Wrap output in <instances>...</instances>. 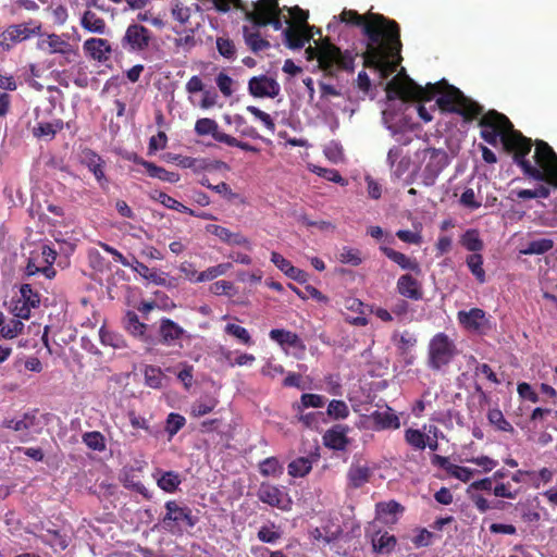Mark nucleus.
<instances>
[{
  "label": "nucleus",
  "mask_w": 557,
  "mask_h": 557,
  "mask_svg": "<svg viewBox=\"0 0 557 557\" xmlns=\"http://www.w3.org/2000/svg\"><path fill=\"white\" fill-rule=\"evenodd\" d=\"M397 290L401 296L412 300H420L423 297L420 283L410 274H404L398 278Z\"/></svg>",
  "instance_id": "18"
},
{
  "label": "nucleus",
  "mask_w": 557,
  "mask_h": 557,
  "mask_svg": "<svg viewBox=\"0 0 557 557\" xmlns=\"http://www.w3.org/2000/svg\"><path fill=\"white\" fill-rule=\"evenodd\" d=\"M154 199L158 200L160 203H162L165 208H169V209L182 212V213L195 214V211L193 209L186 207L185 205L181 203L180 201H177L176 199H174L173 197L169 196L168 194H165L163 191H159L158 196Z\"/></svg>",
  "instance_id": "40"
},
{
  "label": "nucleus",
  "mask_w": 557,
  "mask_h": 557,
  "mask_svg": "<svg viewBox=\"0 0 557 557\" xmlns=\"http://www.w3.org/2000/svg\"><path fill=\"white\" fill-rule=\"evenodd\" d=\"M21 297L13 307V313L20 319H29L30 309L39 307L40 295L34 290L30 284H22L20 288Z\"/></svg>",
  "instance_id": "10"
},
{
  "label": "nucleus",
  "mask_w": 557,
  "mask_h": 557,
  "mask_svg": "<svg viewBox=\"0 0 557 557\" xmlns=\"http://www.w3.org/2000/svg\"><path fill=\"white\" fill-rule=\"evenodd\" d=\"M222 139H223V144H225L230 147H236L244 151H249V152H253V153H258L260 151L259 148H257L246 141L238 140L237 138H235L231 135L223 136Z\"/></svg>",
  "instance_id": "61"
},
{
  "label": "nucleus",
  "mask_w": 557,
  "mask_h": 557,
  "mask_svg": "<svg viewBox=\"0 0 557 557\" xmlns=\"http://www.w3.org/2000/svg\"><path fill=\"white\" fill-rule=\"evenodd\" d=\"M40 29V24L34 21L10 25L0 34V47L4 51H10L17 44L38 35Z\"/></svg>",
  "instance_id": "6"
},
{
  "label": "nucleus",
  "mask_w": 557,
  "mask_h": 557,
  "mask_svg": "<svg viewBox=\"0 0 557 557\" xmlns=\"http://www.w3.org/2000/svg\"><path fill=\"white\" fill-rule=\"evenodd\" d=\"M460 244L473 253H478L484 248V243L480 237L479 231L475 228L467 230L460 237Z\"/></svg>",
  "instance_id": "32"
},
{
  "label": "nucleus",
  "mask_w": 557,
  "mask_h": 557,
  "mask_svg": "<svg viewBox=\"0 0 557 557\" xmlns=\"http://www.w3.org/2000/svg\"><path fill=\"white\" fill-rule=\"evenodd\" d=\"M216 49L222 57L228 60H233L236 55V47L230 38L218 37Z\"/></svg>",
  "instance_id": "51"
},
{
  "label": "nucleus",
  "mask_w": 557,
  "mask_h": 557,
  "mask_svg": "<svg viewBox=\"0 0 557 557\" xmlns=\"http://www.w3.org/2000/svg\"><path fill=\"white\" fill-rule=\"evenodd\" d=\"M38 47L41 50L47 51L49 54H69L72 52V44L64 40L58 34H49L46 38L38 42Z\"/></svg>",
  "instance_id": "17"
},
{
  "label": "nucleus",
  "mask_w": 557,
  "mask_h": 557,
  "mask_svg": "<svg viewBox=\"0 0 557 557\" xmlns=\"http://www.w3.org/2000/svg\"><path fill=\"white\" fill-rule=\"evenodd\" d=\"M174 20L185 25L189 22L191 16L190 8L184 5L181 1H175L171 10Z\"/></svg>",
  "instance_id": "50"
},
{
  "label": "nucleus",
  "mask_w": 557,
  "mask_h": 557,
  "mask_svg": "<svg viewBox=\"0 0 557 557\" xmlns=\"http://www.w3.org/2000/svg\"><path fill=\"white\" fill-rule=\"evenodd\" d=\"M275 13H281L278 0H258L253 3V10L247 11L245 16L259 28L258 21L267 20Z\"/></svg>",
  "instance_id": "14"
},
{
  "label": "nucleus",
  "mask_w": 557,
  "mask_h": 557,
  "mask_svg": "<svg viewBox=\"0 0 557 557\" xmlns=\"http://www.w3.org/2000/svg\"><path fill=\"white\" fill-rule=\"evenodd\" d=\"M487 419L490 423L496 426L499 431L509 433L515 431L513 426L505 419L499 409H491L487 413Z\"/></svg>",
  "instance_id": "42"
},
{
  "label": "nucleus",
  "mask_w": 557,
  "mask_h": 557,
  "mask_svg": "<svg viewBox=\"0 0 557 557\" xmlns=\"http://www.w3.org/2000/svg\"><path fill=\"white\" fill-rule=\"evenodd\" d=\"M346 432L347 429L342 425L333 426L323 435L324 445L334 450H345L349 443Z\"/></svg>",
  "instance_id": "19"
},
{
  "label": "nucleus",
  "mask_w": 557,
  "mask_h": 557,
  "mask_svg": "<svg viewBox=\"0 0 557 557\" xmlns=\"http://www.w3.org/2000/svg\"><path fill=\"white\" fill-rule=\"evenodd\" d=\"M247 111L251 113L256 119L260 120L267 129L271 133L275 132V123L271 115L255 106H248Z\"/></svg>",
  "instance_id": "57"
},
{
  "label": "nucleus",
  "mask_w": 557,
  "mask_h": 557,
  "mask_svg": "<svg viewBox=\"0 0 557 557\" xmlns=\"http://www.w3.org/2000/svg\"><path fill=\"white\" fill-rule=\"evenodd\" d=\"M554 247V240L550 238H540L528 243L525 248L521 249L523 255H543Z\"/></svg>",
  "instance_id": "36"
},
{
  "label": "nucleus",
  "mask_w": 557,
  "mask_h": 557,
  "mask_svg": "<svg viewBox=\"0 0 557 557\" xmlns=\"http://www.w3.org/2000/svg\"><path fill=\"white\" fill-rule=\"evenodd\" d=\"M163 374L160 369L147 367L145 370L146 385L151 388H160L162 385Z\"/></svg>",
  "instance_id": "55"
},
{
  "label": "nucleus",
  "mask_w": 557,
  "mask_h": 557,
  "mask_svg": "<svg viewBox=\"0 0 557 557\" xmlns=\"http://www.w3.org/2000/svg\"><path fill=\"white\" fill-rule=\"evenodd\" d=\"M2 426L7 429H12L15 432L21 433L20 441L25 443L30 440L29 430L26 428L25 423L21 419H4L2 421Z\"/></svg>",
  "instance_id": "46"
},
{
  "label": "nucleus",
  "mask_w": 557,
  "mask_h": 557,
  "mask_svg": "<svg viewBox=\"0 0 557 557\" xmlns=\"http://www.w3.org/2000/svg\"><path fill=\"white\" fill-rule=\"evenodd\" d=\"M128 160L141 165L146 169L147 174L152 178H158L162 182L168 183H177L181 178L180 174L176 172L168 171L166 169L154 164L153 162L147 161L138 154L134 153L128 157Z\"/></svg>",
  "instance_id": "13"
},
{
  "label": "nucleus",
  "mask_w": 557,
  "mask_h": 557,
  "mask_svg": "<svg viewBox=\"0 0 557 557\" xmlns=\"http://www.w3.org/2000/svg\"><path fill=\"white\" fill-rule=\"evenodd\" d=\"M24 324L20 318L15 317L10 319L8 323H3L0 333L5 338H13L23 330Z\"/></svg>",
  "instance_id": "47"
},
{
  "label": "nucleus",
  "mask_w": 557,
  "mask_h": 557,
  "mask_svg": "<svg viewBox=\"0 0 557 557\" xmlns=\"http://www.w3.org/2000/svg\"><path fill=\"white\" fill-rule=\"evenodd\" d=\"M517 195L520 199L548 198L550 189L545 185H541L535 189H521Z\"/></svg>",
  "instance_id": "58"
},
{
  "label": "nucleus",
  "mask_w": 557,
  "mask_h": 557,
  "mask_svg": "<svg viewBox=\"0 0 557 557\" xmlns=\"http://www.w3.org/2000/svg\"><path fill=\"white\" fill-rule=\"evenodd\" d=\"M376 518L380 519L382 516L391 515L396 516L404 511V507L396 500L381 502L375 505Z\"/></svg>",
  "instance_id": "43"
},
{
  "label": "nucleus",
  "mask_w": 557,
  "mask_h": 557,
  "mask_svg": "<svg viewBox=\"0 0 557 557\" xmlns=\"http://www.w3.org/2000/svg\"><path fill=\"white\" fill-rule=\"evenodd\" d=\"M165 515L161 518V523L164 530L172 534H182L184 523L188 528H194L198 518L193 515V511L187 506H180L176 500H168L164 504Z\"/></svg>",
  "instance_id": "4"
},
{
  "label": "nucleus",
  "mask_w": 557,
  "mask_h": 557,
  "mask_svg": "<svg viewBox=\"0 0 557 557\" xmlns=\"http://www.w3.org/2000/svg\"><path fill=\"white\" fill-rule=\"evenodd\" d=\"M355 54L334 45L329 37L320 40L318 67L325 76L335 77L339 71L354 72Z\"/></svg>",
  "instance_id": "3"
},
{
  "label": "nucleus",
  "mask_w": 557,
  "mask_h": 557,
  "mask_svg": "<svg viewBox=\"0 0 557 557\" xmlns=\"http://www.w3.org/2000/svg\"><path fill=\"white\" fill-rule=\"evenodd\" d=\"M218 400L214 398L200 399L191 405L190 413L195 418L206 416L214 410Z\"/></svg>",
  "instance_id": "41"
},
{
  "label": "nucleus",
  "mask_w": 557,
  "mask_h": 557,
  "mask_svg": "<svg viewBox=\"0 0 557 557\" xmlns=\"http://www.w3.org/2000/svg\"><path fill=\"white\" fill-rule=\"evenodd\" d=\"M206 230L227 245L244 246L246 248H250L249 239L240 233H233L228 228L216 224H209L207 225Z\"/></svg>",
  "instance_id": "16"
},
{
  "label": "nucleus",
  "mask_w": 557,
  "mask_h": 557,
  "mask_svg": "<svg viewBox=\"0 0 557 557\" xmlns=\"http://www.w3.org/2000/svg\"><path fill=\"white\" fill-rule=\"evenodd\" d=\"M186 419L175 412H171L165 422V431L169 434L170 438L173 437L177 432L185 425Z\"/></svg>",
  "instance_id": "45"
},
{
  "label": "nucleus",
  "mask_w": 557,
  "mask_h": 557,
  "mask_svg": "<svg viewBox=\"0 0 557 557\" xmlns=\"http://www.w3.org/2000/svg\"><path fill=\"white\" fill-rule=\"evenodd\" d=\"M168 144V136L164 132L160 131L157 136H152L149 139L148 152L149 154L156 152L159 149H164Z\"/></svg>",
  "instance_id": "62"
},
{
  "label": "nucleus",
  "mask_w": 557,
  "mask_h": 557,
  "mask_svg": "<svg viewBox=\"0 0 557 557\" xmlns=\"http://www.w3.org/2000/svg\"><path fill=\"white\" fill-rule=\"evenodd\" d=\"M181 483V475L175 471H160L157 479V485L166 493H175Z\"/></svg>",
  "instance_id": "30"
},
{
  "label": "nucleus",
  "mask_w": 557,
  "mask_h": 557,
  "mask_svg": "<svg viewBox=\"0 0 557 557\" xmlns=\"http://www.w3.org/2000/svg\"><path fill=\"white\" fill-rule=\"evenodd\" d=\"M248 90L255 98H275L281 91V87L274 78L262 74L249 79Z\"/></svg>",
  "instance_id": "11"
},
{
  "label": "nucleus",
  "mask_w": 557,
  "mask_h": 557,
  "mask_svg": "<svg viewBox=\"0 0 557 557\" xmlns=\"http://www.w3.org/2000/svg\"><path fill=\"white\" fill-rule=\"evenodd\" d=\"M259 472L262 476L277 478L283 473V465L276 457H268L259 462Z\"/></svg>",
  "instance_id": "35"
},
{
  "label": "nucleus",
  "mask_w": 557,
  "mask_h": 557,
  "mask_svg": "<svg viewBox=\"0 0 557 557\" xmlns=\"http://www.w3.org/2000/svg\"><path fill=\"white\" fill-rule=\"evenodd\" d=\"M380 249L389 260L398 264L403 270L420 273L421 269L419 262L414 258H410L405 253L386 246H381Z\"/></svg>",
  "instance_id": "20"
},
{
  "label": "nucleus",
  "mask_w": 557,
  "mask_h": 557,
  "mask_svg": "<svg viewBox=\"0 0 557 557\" xmlns=\"http://www.w3.org/2000/svg\"><path fill=\"white\" fill-rule=\"evenodd\" d=\"M63 128V121L58 119L53 122L39 123L34 127L33 134L35 137H50L53 138L58 132Z\"/></svg>",
  "instance_id": "37"
},
{
  "label": "nucleus",
  "mask_w": 557,
  "mask_h": 557,
  "mask_svg": "<svg viewBox=\"0 0 557 557\" xmlns=\"http://www.w3.org/2000/svg\"><path fill=\"white\" fill-rule=\"evenodd\" d=\"M460 203L471 210H476L481 207V202L476 200L475 193L472 188H467L461 194Z\"/></svg>",
  "instance_id": "63"
},
{
  "label": "nucleus",
  "mask_w": 557,
  "mask_h": 557,
  "mask_svg": "<svg viewBox=\"0 0 557 557\" xmlns=\"http://www.w3.org/2000/svg\"><path fill=\"white\" fill-rule=\"evenodd\" d=\"M83 443L90 449L103 451L107 448L106 437L98 431L86 432L83 434Z\"/></svg>",
  "instance_id": "39"
},
{
  "label": "nucleus",
  "mask_w": 557,
  "mask_h": 557,
  "mask_svg": "<svg viewBox=\"0 0 557 557\" xmlns=\"http://www.w3.org/2000/svg\"><path fill=\"white\" fill-rule=\"evenodd\" d=\"M274 529H275L274 523H272L271 527H268V525L261 527L257 533L258 540L261 541L262 543H269V544L275 543L276 541H278L281 539L282 534H281V532L276 531Z\"/></svg>",
  "instance_id": "52"
},
{
  "label": "nucleus",
  "mask_w": 557,
  "mask_h": 557,
  "mask_svg": "<svg viewBox=\"0 0 557 557\" xmlns=\"http://www.w3.org/2000/svg\"><path fill=\"white\" fill-rule=\"evenodd\" d=\"M247 111L251 113L256 119L260 120L267 129L271 133L275 132V123L271 115L255 106H248Z\"/></svg>",
  "instance_id": "56"
},
{
  "label": "nucleus",
  "mask_w": 557,
  "mask_h": 557,
  "mask_svg": "<svg viewBox=\"0 0 557 557\" xmlns=\"http://www.w3.org/2000/svg\"><path fill=\"white\" fill-rule=\"evenodd\" d=\"M270 337L280 346L287 345L294 348H304L298 335L290 331L274 329L270 332Z\"/></svg>",
  "instance_id": "29"
},
{
  "label": "nucleus",
  "mask_w": 557,
  "mask_h": 557,
  "mask_svg": "<svg viewBox=\"0 0 557 557\" xmlns=\"http://www.w3.org/2000/svg\"><path fill=\"white\" fill-rule=\"evenodd\" d=\"M454 358V350H430L429 366L433 370H443Z\"/></svg>",
  "instance_id": "34"
},
{
  "label": "nucleus",
  "mask_w": 557,
  "mask_h": 557,
  "mask_svg": "<svg viewBox=\"0 0 557 557\" xmlns=\"http://www.w3.org/2000/svg\"><path fill=\"white\" fill-rule=\"evenodd\" d=\"M125 329L134 336H143L147 325L139 321L137 313L128 310L123 319Z\"/></svg>",
  "instance_id": "38"
},
{
  "label": "nucleus",
  "mask_w": 557,
  "mask_h": 557,
  "mask_svg": "<svg viewBox=\"0 0 557 557\" xmlns=\"http://www.w3.org/2000/svg\"><path fill=\"white\" fill-rule=\"evenodd\" d=\"M257 497L260 502L284 511H288L292 508V499L288 494L270 483L260 484Z\"/></svg>",
  "instance_id": "9"
},
{
  "label": "nucleus",
  "mask_w": 557,
  "mask_h": 557,
  "mask_svg": "<svg viewBox=\"0 0 557 557\" xmlns=\"http://www.w3.org/2000/svg\"><path fill=\"white\" fill-rule=\"evenodd\" d=\"M300 400L301 405L298 406V409L321 408L324 406V397L318 394H302Z\"/></svg>",
  "instance_id": "60"
},
{
  "label": "nucleus",
  "mask_w": 557,
  "mask_h": 557,
  "mask_svg": "<svg viewBox=\"0 0 557 557\" xmlns=\"http://www.w3.org/2000/svg\"><path fill=\"white\" fill-rule=\"evenodd\" d=\"M243 36L245 44L256 54L271 47L269 40L263 38L258 29L251 30L248 26H244Z\"/></svg>",
  "instance_id": "22"
},
{
  "label": "nucleus",
  "mask_w": 557,
  "mask_h": 557,
  "mask_svg": "<svg viewBox=\"0 0 557 557\" xmlns=\"http://www.w3.org/2000/svg\"><path fill=\"white\" fill-rule=\"evenodd\" d=\"M466 264L475 280L483 284L486 282V273L483 268V256L481 253H471L466 258Z\"/></svg>",
  "instance_id": "33"
},
{
  "label": "nucleus",
  "mask_w": 557,
  "mask_h": 557,
  "mask_svg": "<svg viewBox=\"0 0 557 557\" xmlns=\"http://www.w3.org/2000/svg\"><path fill=\"white\" fill-rule=\"evenodd\" d=\"M342 23L361 27L367 38L363 64L380 70L384 76L395 72L400 61L401 40L398 23L383 14L368 12L359 14L355 10L344 9L338 16Z\"/></svg>",
  "instance_id": "2"
},
{
  "label": "nucleus",
  "mask_w": 557,
  "mask_h": 557,
  "mask_svg": "<svg viewBox=\"0 0 557 557\" xmlns=\"http://www.w3.org/2000/svg\"><path fill=\"white\" fill-rule=\"evenodd\" d=\"M151 30L137 23L128 25L121 40L122 47L129 52H140L146 50L151 41Z\"/></svg>",
  "instance_id": "8"
},
{
  "label": "nucleus",
  "mask_w": 557,
  "mask_h": 557,
  "mask_svg": "<svg viewBox=\"0 0 557 557\" xmlns=\"http://www.w3.org/2000/svg\"><path fill=\"white\" fill-rule=\"evenodd\" d=\"M81 163L94 174L102 188L108 185L109 181L104 173L106 161L100 154L90 148H85L81 154Z\"/></svg>",
  "instance_id": "12"
},
{
  "label": "nucleus",
  "mask_w": 557,
  "mask_h": 557,
  "mask_svg": "<svg viewBox=\"0 0 557 557\" xmlns=\"http://www.w3.org/2000/svg\"><path fill=\"white\" fill-rule=\"evenodd\" d=\"M216 85L220 91L225 96L230 97L233 94L232 85L233 79L225 73H220L216 76Z\"/></svg>",
  "instance_id": "64"
},
{
  "label": "nucleus",
  "mask_w": 557,
  "mask_h": 557,
  "mask_svg": "<svg viewBox=\"0 0 557 557\" xmlns=\"http://www.w3.org/2000/svg\"><path fill=\"white\" fill-rule=\"evenodd\" d=\"M283 35L285 45L293 50L301 49L308 42V37L304 36V32L292 24L283 30Z\"/></svg>",
  "instance_id": "26"
},
{
  "label": "nucleus",
  "mask_w": 557,
  "mask_h": 557,
  "mask_svg": "<svg viewBox=\"0 0 557 557\" xmlns=\"http://www.w3.org/2000/svg\"><path fill=\"white\" fill-rule=\"evenodd\" d=\"M81 25L84 29L100 35L104 34L107 28L106 21L90 10L83 13Z\"/></svg>",
  "instance_id": "24"
},
{
  "label": "nucleus",
  "mask_w": 557,
  "mask_h": 557,
  "mask_svg": "<svg viewBox=\"0 0 557 557\" xmlns=\"http://www.w3.org/2000/svg\"><path fill=\"white\" fill-rule=\"evenodd\" d=\"M195 132L198 136L211 135L216 141L223 143L222 137L228 134L219 129V124L209 117H202L196 121Z\"/></svg>",
  "instance_id": "23"
},
{
  "label": "nucleus",
  "mask_w": 557,
  "mask_h": 557,
  "mask_svg": "<svg viewBox=\"0 0 557 557\" xmlns=\"http://www.w3.org/2000/svg\"><path fill=\"white\" fill-rule=\"evenodd\" d=\"M134 270L140 276L145 277L146 280H148L150 282H153L156 284H161L163 282V280L160 277L159 273L156 270L150 269L148 265H146L145 263H143L138 260H135Z\"/></svg>",
  "instance_id": "53"
},
{
  "label": "nucleus",
  "mask_w": 557,
  "mask_h": 557,
  "mask_svg": "<svg viewBox=\"0 0 557 557\" xmlns=\"http://www.w3.org/2000/svg\"><path fill=\"white\" fill-rule=\"evenodd\" d=\"M371 542L373 550L379 554L391 553L397 544L395 535H392L388 532L381 533L380 531L372 536Z\"/></svg>",
  "instance_id": "25"
},
{
  "label": "nucleus",
  "mask_w": 557,
  "mask_h": 557,
  "mask_svg": "<svg viewBox=\"0 0 557 557\" xmlns=\"http://www.w3.org/2000/svg\"><path fill=\"white\" fill-rule=\"evenodd\" d=\"M339 261L357 267L362 262V259L358 249L344 248L339 255Z\"/></svg>",
  "instance_id": "59"
},
{
  "label": "nucleus",
  "mask_w": 557,
  "mask_h": 557,
  "mask_svg": "<svg viewBox=\"0 0 557 557\" xmlns=\"http://www.w3.org/2000/svg\"><path fill=\"white\" fill-rule=\"evenodd\" d=\"M84 51L92 59L98 62H104L109 60L112 48L110 42L103 38H89L85 40L83 45Z\"/></svg>",
  "instance_id": "15"
},
{
  "label": "nucleus",
  "mask_w": 557,
  "mask_h": 557,
  "mask_svg": "<svg viewBox=\"0 0 557 557\" xmlns=\"http://www.w3.org/2000/svg\"><path fill=\"white\" fill-rule=\"evenodd\" d=\"M225 332L228 335L236 337L239 341V344L248 346L251 345L250 335L244 326L234 323H228L225 326Z\"/></svg>",
  "instance_id": "48"
},
{
  "label": "nucleus",
  "mask_w": 557,
  "mask_h": 557,
  "mask_svg": "<svg viewBox=\"0 0 557 557\" xmlns=\"http://www.w3.org/2000/svg\"><path fill=\"white\" fill-rule=\"evenodd\" d=\"M370 418L377 430L398 429L400 426L399 418L389 407L373 411Z\"/></svg>",
  "instance_id": "21"
},
{
  "label": "nucleus",
  "mask_w": 557,
  "mask_h": 557,
  "mask_svg": "<svg viewBox=\"0 0 557 557\" xmlns=\"http://www.w3.org/2000/svg\"><path fill=\"white\" fill-rule=\"evenodd\" d=\"M406 442L417 449H424L426 447L425 434L417 429H408L405 433Z\"/></svg>",
  "instance_id": "49"
},
{
  "label": "nucleus",
  "mask_w": 557,
  "mask_h": 557,
  "mask_svg": "<svg viewBox=\"0 0 557 557\" xmlns=\"http://www.w3.org/2000/svg\"><path fill=\"white\" fill-rule=\"evenodd\" d=\"M326 412L332 419L339 420L349 416V408L344 400L333 399L330 401Z\"/></svg>",
  "instance_id": "44"
},
{
  "label": "nucleus",
  "mask_w": 557,
  "mask_h": 557,
  "mask_svg": "<svg viewBox=\"0 0 557 557\" xmlns=\"http://www.w3.org/2000/svg\"><path fill=\"white\" fill-rule=\"evenodd\" d=\"M160 335L166 345H171L175 339L184 335V330L174 321L163 319L160 325Z\"/></svg>",
  "instance_id": "27"
},
{
  "label": "nucleus",
  "mask_w": 557,
  "mask_h": 557,
  "mask_svg": "<svg viewBox=\"0 0 557 557\" xmlns=\"http://www.w3.org/2000/svg\"><path fill=\"white\" fill-rule=\"evenodd\" d=\"M519 488H511L510 483L498 482L493 488V495L498 498L515 499L519 495Z\"/></svg>",
  "instance_id": "54"
},
{
  "label": "nucleus",
  "mask_w": 557,
  "mask_h": 557,
  "mask_svg": "<svg viewBox=\"0 0 557 557\" xmlns=\"http://www.w3.org/2000/svg\"><path fill=\"white\" fill-rule=\"evenodd\" d=\"M371 471L366 466H352L347 472L348 484L352 488H359L369 482Z\"/></svg>",
  "instance_id": "28"
},
{
  "label": "nucleus",
  "mask_w": 557,
  "mask_h": 557,
  "mask_svg": "<svg viewBox=\"0 0 557 557\" xmlns=\"http://www.w3.org/2000/svg\"><path fill=\"white\" fill-rule=\"evenodd\" d=\"M386 94L389 100L400 99L405 102L431 101L438 95L436 106L443 112L459 114L465 121H472L481 115L479 126L482 139L492 146H496L499 139L504 149L512 153L513 162L521 168L524 175L557 187V154L546 141L540 139L535 141L534 159L540 166L536 168L527 159L533 146L531 138L515 129L505 114L496 110H490L483 114L482 106L466 97L460 89L449 85L446 79L434 84L428 83L422 87L406 74L405 69H401L387 83Z\"/></svg>",
  "instance_id": "1"
},
{
  "label": "nucleus",
  "mask_w": 557,
  "mask_h": 557,
  "mask_svg": "<svg viewBox=\"0 0 557 557\" xmlns=\"http://www.w3.org/2000/svg\"><path fill=\"white\" fill-rule=\"evenodd\" d=\"M422 162L424 163L420 173L422 183L425 186H432L440 173L447 166L448 156L442 149L428 148L423 151Z\"/></svg>",
  "instance_id": "5"
},
{
  "label": "nucleus",
  "mask_w": 557,
  "mask_h": 557,
  "mask_svg": "<svg viewBox=\"0 0 557 557\" xmlns=\"http://www.w3.org/2000/svg\"><path fill=\"white\" fill-rule=\"evenodd\" d=\"M312 462L311 457H298L288 463V474L293 478H304L311 471Z\"/></svg>",
  "instance_id": "31"
},
{
  "label": "nucleus",
  "mask_w": 557,
  "mask_h": 557,
  "mask_svg": "<svg viewBox=\"0 0 557 557\" xmlns=\"http://www.w3.org/2000/svg\"><path fill=\"white\" fill-rule=\"evenodd\" d=\"M457 319L463 329L474 334L483 335L492 330L491 318L480 308L461 310L457 313Z\"/></svg>",
  "instance_id": "7"
}]
</instances>
